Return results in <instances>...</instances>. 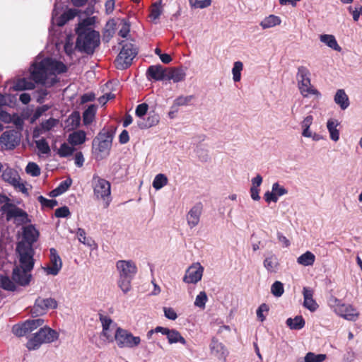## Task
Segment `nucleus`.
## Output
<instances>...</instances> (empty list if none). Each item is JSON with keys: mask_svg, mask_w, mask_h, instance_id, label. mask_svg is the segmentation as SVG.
<instances>
[{"mask_svg": "<svg viewBox=\"0 0 362 362\" xmlns=\"http://www.w3.org/2000/svg\"><path fill=\"white\" fill-rule=\"evenodd\" d=\"M93 188L94 195L97 199H101L107 201L105 203V207H107L110 204V183L99 177L97 175H94L92 180Z\"/></svg>", "mask_w": 362, "mask_h": 362, "instance_id": "nucleus-9", "label": "nucleus"}, {"mask_svg": "<svg viewBox=\"0 0 362 362\" xmlns=\"http://www.w3.org/2000/svg\"><path fill=\"white\" fill-rule=\"evenodd\" d=\"M243 68V64L241 62H235L233 64L232 69L233 79L235 82H238L241 78V71Z\"/></svg>", "mask_w": 362, "mask_h": 362, "instance_id": "nucleus-44", "label": "nucleus"}, {"mask_svg": "<svg viewBox=\"0 0 362 362\" xmlns=\"http://www.w3.org/2000/svg\"><path fill=\"white\" fill-rule=\"evenodd\" d=\"M30 271L31 270H25V269H21L18 267H16L13 269V281L21 286L28 285L31 279V275L28 274Z\"/></svg>", "mask_w": 362, "mask_h": 362, "instance_id": "nucleus-20", "label": "nucleus"}, {"mask_svg": "<svg viewBox=\"0 0 362 362\" xmlns=\"http://www.w3.org/2000/svg\"><path fill=\"white\" fill-rule=\"evenodd\" d=\"M68 140L74 146L82 144L86 141V133L83 131L74 132L69 136Z\"/></svg>", "mask_w": 362, "mask_h": 362, "instance_id": "nucleus-34", "label": "nucleus"}, {"mask_svg": "<svg viewBox=\"0 0 362 362\" xmlns=\"http://www.w3.org/2000/svg\"><path fill=\"white\" fill-rule=\"evenodd\" d=\"M193 95L179 96L174 101L171 106V109H175V112H177L179 106L187 105L193 99Z\"/></svg>", "mask_w": 362, "mask_h": 362, "instance_id": "nucleus-39", "label": "nucleus"}, {"mask_svg": "<svg viewBox=\"0 0 362 362\" xmlns=\"http://www.w3.org/2000/svg\"><path fill=\"white\" fill-rule=\"evenodd\" d=\"M211 351L218 358H226L228 353L225 346L218 340L213 339L210 345Z\"/></svg>", "mask_w": 362, "mask_h": 362, "instance_id": "nucleus-24", "label": "nucleus"}, {"mask_svg": "<svg viewBox=\"0 0 362 362\" xmlns=\"http://www.w3.org/2000/svg\"><path fill=\"white\" fill-rule=\"evenodd\" d=\"M165 316L172 320H175L177 315L175 311L172 308H163Z\"/></svg>", "mask_w": 362, "mask_h": 362, "instance_id": "nucleus-63", "label": "nucleus"}, {"mask_svg": "<svg viewBox=\"0 0 362 362\" xmlns=\"http://www.w3.org/2000/svg\"><path fill=\"white\" fill-rule=\"evenodd\" d=\"M1 177L3 180L9 183L15 188H18L23 193H27V188L23 183L21 182V177L16 170L7 167L3 170Z\"/></svg>", "mask_w": 362, "mask_h": 362, "instance_id": "nucleus-14", "label": "nucleus"}, {"mask_svg": "<svg viewBox=\"0 0 362 362\" xmlns=\"http://www.w3.org/2000/svg\"><path fill=\"white\" fill-rule=\"evenodd\" d=\"M159 122V115L153 114L149 115L146 121L139 122L138 123L139 127L141 129H148L151 127L156 126Z\"/></svg>", "mask_w": 362, "mask_h": 362, "instance_id": "nucleus-37", "label": "nucleus"}, {"mask_svg": "<svg viewBox=\"0 0 362 362\" xmlns=\"http://www.w3.org/2000/svg\"><path fill=\"white\" fill-rule=\"evenodd\" d=\"M326 358L325 354H315L313 352H308L305 358V362H322Z\"/></svg>", "mask_w": 362, "mask_h": 362, "instance_id": "nucleus-47", "label": "nucleus"}, {"mask_svg": "<svg viewBox=\"0 0 362 362\" xmlns=\"http://www.w3.org/2000/svg\"><path fill=\"white\" fill-rule=\"evenodd\" d=\"M72 184V180L71 178H67L66 180L60 182L59 186L57 187V190L59 191V193L63 194L71 187Z\"/></svg>", "mask_w": 362, "mask_h": 362, "instance_id": "nucleus-58", "label": "nucleus"}, {"mask_svg": "<svg viewBox=\"0 0 362 362\" xmlns=\"http://www.w3.org/2000/svg\"><path fill=\"white\" fill-rule=\"evenodd\" d=\"M36 147L37 149L44 154H47L50 152L49 146L45 139H41L35 141Z\"/></svg>", "mask_w": 362, "mask_h": 362, "instance_id": "nucleus-52", "label": "nucleus"}, {"mask_svg": "<svg viewBox=\"0 0 362 362\" xmlns=\"http://www.w3.org/2000/svg\"><path fill=\"white\" fill-rule=\"evenodd\" d=\"M334 102L340 106L342 110L346 109L349 105V100L344 90L339 89L334 95Z\"/></svg>", "mask_w": 362, "mask_h": 362, "instance_id": "nucleus-27", "label": "nucleus"}, {"mask_svg": "<svg viewBox=\"0 0 362 362\" xmlns=\"http://www.w3.org/2000/svg\"><path fill=\"white\" fill-rule=\"evenodd\" d=\"M12 332L17 337H23L29 333L25 322L21 325H14L12 328Z\"/></svg>", "mask_w": 362, "mask_h": 362, "instance_id": "nucleus-49", "label": "nucleus"}, {"mask_svg": "<svg viewBox=\"0 0 362 362\" xmlns=\"http://www.w3.org/2000/svg\"><path fill=\"white\" fill-rule=\"evenodd\" d=\"M204 267L199 263L191 265L186 271L183 281L187 284H196L202 279Z\"/></svg>", "mask_w": 362, "mask_h": 362, "instance_id": "nucleus-15", "label": "nucleus"}, {"mask_svg": "<svg viewBox=\"0 0 362 362\" xmlns=\"http://www.w3.org/2000/svg\"><path fill=\"white\" fill-rule=\"evenodd\" d=\"M90 19L86 18L79 23L76 28V47L80 52L90 55L93 54L96 47L100 45V33L90 28Z\"/></svg>", "mask_w": 362, "mask_h": 362, "instance_id": "nucleus-1", "label": "nucleus"}, {"mask_svg": "<svg viewBox=\"0 0 362 362\" xmlns=\"http://www.w3.org/2000/svg\"><path fill=\"white\" fill-rule=\"evenodd\" d=\"M21 133L14 129L5 131L0 136V146L4 150H13L21 142Z\"/></svg>", "mask_w": 362, "mask_h": 362, "instance_id": "nucleus-11", "label": "nucleus"}, {"mask_svg": "<svg viewBox=\"0 0 362 362\" xmlns=\"http://www.w3.org/2000/svg\"><path fill=\"white\" fill-rule=\"evenodd\" d=\"M286 323L291 329L298 330L304 327L305 322L301 315H298L293 319L291 317L288 318Z\"/></svg>", "mask_w": 362, "mask_h": 362, "instance_id": "nucleus-32", "label": "nucleus"}, {"mask_svg": "<svg viewBox=\"0 0 362 362\" xmlns=\"http://www.w3.org/2000/svg\"><path fill=\"white\" fill-rule=\"evenodd\" d=\"M168 183V178L164 174H158L153 181V187L156 189H160Z\"/></svg>", "mask_w": 362, "mask_h": 362, "instance_id": "nucleus-43", "label": "nucleus"}, {"mask_svg": "<svg viewBox=\"0 0 362 362\" xmlns=\"http://www.w3.org/2000/svg\"><path fill=\"white\" fill-rule=\"evenodd\" d=\"M271 292L276 297H281L284 292V284L279 281H276L271 286Z\"/></svg>", "mask_w": 362, "mask_h": 362, "instance_id": "nucleus-50", "label": "nucleus"}, {"mask_svg": "<svg viewBox=\"0 0 362 362\" xmlns=\"http://www.w3.org/2000/svg\"><path fill=\"white\" fill-rule=\"evenodd\" d=\"M281 21L279 16L269 15L260 22V26L263 29H267L280 25Z\"/></svg>", "mask_w": 362, "mask_h": 362, "instance_id": "nucleus-30", "label": "nucleus"}, {"mask_svg": "<svg viewBox=\"0 0 362 362\" xmlns=\"http://www.w3.org/2000/svg\"><path fill=\"white\" fill-rule=\"evenodd\" d=\"M45 60L49 71H56L57 74L66 72L67 67L63 62L51 58H45Z\"/></svg>", "mask_w": 362, "mask_h": 362, "instance_id": "nucleus-23", "label": "nucleus"}, {"mask_svg": "<svg viewBox=\"0 0 362 362\" xmlns=\"http://www.w3.org/2000/svg\"><path fill=\"white\" fill-rule=\"evenodd\" d=\"M320 41L334 50L341 52V47L339 45L335 37L332 35L323 34L320 36Z\"/></svg>", "mask_w": 362, "mask_h": 362, "instance_id": "nucleus-28", "label": "nucleus"}, {"mask_svg": "<svg viewBox=\"0 0 362 362\" xmlns=\"http://www.w3.org/2000/svg\"><path fill=\"white\" fill-rule=\"evenodd\" d=\"M129 32L130 25L127 21H124V24L122 25V27L119 31V35L122 37H127Z\"/></svg>", "mask_w": 362, "mask_h": 362, "instance_id": "nucleus-64", "label": "nucleus"}, {"mask_svg": "<svg viewBox=\"0 0 362 362\" xmlns=\"http://www.w3.org/2000/svg\"><path fill=\"white\" fill-rule=\"evenodd\" d=\"M0 286L6 291H13L16 287L14 282L7 276H0Z\"/></svg>", "mask_w": 362, "mask_h": 362, "instance_id": "nucleus-41", "label": "nucleus"}, {"mask_svg": "<svg viewBox=\"0 0 362 362\" xmlns=\"http://www.w3.org/2000/svg\"><path fill=\"white\" fill-rule=\"evenodd\" d=\"M186 76L185 71L182 68H171L166 74V79L173 80L177 83L185 80Z\"/></svg>", "mask_w": 362, "mask_h": 362, "instance_id": "nucleus-25", "label": "nucleus"}, {"mask_svg": "<svg viewBox=\"0 0 362 362\" xmlns=\"http://www.w3.org/2000/svg\"><path fill=\"white\" fill-rule=\"evenodd\" d=\"M189 3L192 7L204 8L209 7L211 4V0H189Z\"/></svg>", "mask_w": 362, "mask_h": 362, "instance_id": "nucleus-53", "label": "nucleus"}, {"mask_svg": "<svg viewBox=\"0 0 362 362\" xmlns=\"http://www.w3.org/2000/svg\"><path fill=\"white\" fill-rule=\"evenodd\" d=\"M160 14H161V10L160 8V6H158V4L157 3L153 4L152 6V8L151 9L149 18L151 20L155 21L160 17Z\"/></svg>", "mask_w": 362, "mask_h": 362, "instance_id": "nucleus-56", "label": "nucleus"}, {"mask_svg": "<svg viewBox=\"0 0 362 362\" xmlns=\"http://www.w3.org/2000/svg\"><path fill=\"white\" fill-rule=\"evenodd\" d=\"M166 69L161 65L150 66L146 71V76L148 79L163 81L166 79Z\"/></svg>", "mask_w": 362, "mask_h": 362, "instance_id": "nucleus-21", "label": "nucleus"}, {"mask_svg": "<svg viewBox=\"0 0 362 362\" xmlns=\"http://www.w3.org/2000/svg\"><path fill=\"white\" fill-rule=\"evenodd\" d=\"M339 124L338 121L334 119H329L327 122L330 139L334 141H337L339 139V132L337 128Z\"/></svg>", "mask_w": 362, "mask_h": 362, "instance_id": "nucleus-29", "label": "nucleus"}, {"mask_svg": "<svg viewBox=\"0 0 362 362\" xmlns=\"http://www.w3.org/2000/svg\"><path fill=\"white\" fill-rule=\"evenodd\" d=\"M148 109V105L146 103L139 104L136 108L135 114L137 117H141L146 114Z\"/></svg>", "mask_w": 362, "mask_h": 362, "instance_id": "nucleus-60", "label": "nucleus"}, {"mask_svg": "<svg viewBox=\"0 0 362 362\" xmlns=\"http://www.w3.org/2000/svg\"><path fill=\"white\" fill-rule=\"evenodd\" d=\"M207 296L204 291H201L196 297L194 305L199 308H204L207 301Z\"/></svg>", "mask_w": 362, "mask_h": 362, "instance_id": "nucleus-54", "label": "nucleus"}, {"mask_svg": "<svg viewBox=\"0 0 362 362\" xmlns=\"http://www.w3.org/2000/svg\"><path fill=\"white\" fill-rule=\"evenodd\" d=\"M166 336L169 344L180 342L182 344L185 345L187 343L185 339L176 329H170Z\"/></svg>", "mask_w": 362, "mask_h": 362, "instance_id": "nucleus-33", "label": "nucleus"}, {"mask_svg": "<svg viewBox=\"0 0 362 362\" xmlns=\"http://www.w3.org/2000/svg\"><path fill=\"white\" fill-rule=\"evenodd\" d=\"M269 310V305L266 303H262L259 306L258 309L257 310V316L261 322H264L266 319L265 316L263 315V313H268Z\"/></svg>", "mask_w": 362, "mask_h": 362, "instance_id": "nucleus-55", "label": "nucleus"}, {"mask_svg": "<svg viewBox=\"0 0 362 362\" xmlns=\"http://www.w3.org/2000/svg\"><path fill=\"white\" fill-rule=\"evenodd\" d=\"M16 252L19 256L20 268L32 270L34 266L33 248L31 246L25 247L23 243H18Z\"/></svg>", "mask_w": 362, "mask_h": 362, "instance_id": "nucleus-10", "label": "nucleus"}, {"mask_svg": "<svg viewBox=\"0 0 362 362\" xmlns=\"http://www.w3.org/2000/svg\"><path fill=\"white\" fill-rule=\"evenodd\" d=\"M313 121V117L312 115L307 116L302 122V128L303 129L302 135L305 137H311L312 133L309 128Z\"/></svg>", "mask_w": 362, "mask_h": 362, "instance_id": "nucleus-42", "label": "nucleus"}, {"mask_svg": "<svg viewBox=\"0 0 362 362\" xmlns=\"http://www.w3.org/2000/svg\"><path fill=\"white\" fill-rule=\"evenodd\" d=\"M116 267L119 276L134 277L137 272V268L132 261L119 260Z\"/></svg>", "mask_w": 362, "mask_h": 362, "instance_id": "nucleus-18", "label": "nucleus"}, {"mask_svg": "<svg viewBox=\"0 0 362 362\" xmlns=\"http://www.w3.org/2000/svg\"><path fill=\"white\" fill-rule=\"evenodd\" d=\"M97 110V106L90 105L83 113V120L85 124H90L94 118Z\"/></svg>", "mask_w": 362, "mask_h": 362, "instance_id": "nucleus-36", "label": "nucleus"}, {"mask_svg": "<svg viewBox=\"0 0 362 362\" xmlns=\"http://www.w3.org/2000/svg\"><path fill=\"white\" fill-rule=\"evenodd\" d=\"M115 341L117 346L120 349H133L138 346L141 343V338L132 334L127 329L116 325L113 341Z\"/></svg>", "mask_w": 362, "mask_h": 362, "instance_id": "nucleus-6", "label": "nucleus"}, {"mask_svg": "<svg viewBox=\"0 0 362 362\" xmlns=\"http://www.w3.org/2000/svg\"><path fill=\"white\" fill-rule=\"evenodd\" d=\"M1 211L6 214V220L14 218V223L17 226L26 224L31 222L26 211L13 204H5L1 208Z\"/></svg>", "mask_w": 362, "mask_h": 362, "instance_id": "nucleus-8", "label": "nucleus"}, {"mask_svg": "<svg viewBox=\"0 0 362 362\" xmlns=\"http://www.w3.org/2000/svg\"><path fill=\"white\" fill-rule=\"evenodd\" d=\"M57 307V302L52 298L36 299L33 307L31 309L33 315L39 316L46 313L48 309H54Z\"/></svg>", "mask_w": 362, "mask_h": 362, "instance_id": "nucleus-13", "label": "nucleus"}, {"mask_svg": "<svg viewBox=\"0 0 362 362\" xmlns=\"http://www.w3.org/2000/svg\"><path fill=\"white\" fill-rule=\"evenodd\" d=\"M74 151V148L70 146L66 143H63L58 150V155L60 157L65 158L71 156Z\"/></svg>", "mask_w": 362, "mask_h": 362, "instance_id": "nucleus-48", "label": "nucleus"}, {"mask_svg": "<svg viewBox=\"0 0 362 362\" xmlns=\"http://www.w3.org/2000/svg\"><path fill=\"white\" fill-rule=\"evenodd\" d=\"M134 277L119 276L118 286L124 293H127L132 289V280Z\"/></svg>", "mask_w": 362, "mask_h": 362, "instance_id": "nucleus-40", "label": "nucleus"}, {"mask_svg": "<svg viewBox=\"0 0 362 362\" xmlns=\"http://www.w3.org/2000/svg\"><path fill=\"white\" fill-rule=\"evenodd\" d=\"M70 214V211L66 206L57 209L54 212V215L57 218H66L69 217Z\"/></svg>", "mask_w": 362, "mask_h": 362, "instance_id": "nucleus-57", "label": "nucleus"}, {"mask_svg": "<svg viewBox=\"0 0 362 362\" xmlns=\"http://www.w3.org/2000/svg\"><path fill=\"white\" fill-rule=\"evenodd\" d=\"M27 174L33 177H37L40 175V168L39 165L34 162H29L25 168Z\"/></svg>", "mask_w": 362, "mask_h": 362, "instance_id": "nucleus-45", "label": "nucleus"}, {"mask_svg": "<svg viewBox=\"0 0 362 362\" xmlns=\"http://www.w3.org/2000/svg\"><path fill=\"white\" fill-rule=\"evenodd\" d=\"M114 134L115 130L103 129L93 139L92 153L96 160H103L110 154Z\"/></svg>", "mask_w": 362, "mask_h": 362, "instance_id": "nucleus-2", "label": "nucleus"}, {"mask_svg": "<svg viewBox=\"0 0 362 362\" xmlns=\"http://www.w3.org/2000/svg\"><path fill=\"white\" fill-rule=\"evenodd\" d=\"M278 266L279 262L275 255H271L264 260V267L269 272H276Z\"/></svg>", "mask_w": 362, "mask_h": 362, "instance_id": "nucleus-38", "label": "nucleus"}, {"mask_svg": "<svg viewBox=\"0 0 362 362\" xmlns=\"http://www.w3.org/2000/svg\"><path fill=\"white\" fill-rule=\"evenodd\" d=\"M122 49L115 59V66L120 70L127 69L138 54L137 47L131 42L122 41Z\"/></svg>", "mask_w": 362, "mask_h": 362, "instance_id": "nucleus-3", "label": "nucleus"}, {"mask_svg": "<svg viewBox=\"0 0 362 362\" xmlns=\"http://www.w3.org/2000/svg\"><path fill=\"white\" fill-rule=\"evenodd\" d=\"M49 252L50 265L44 267V269L46 272L47 274L56 276L58 274V273L62 269V262L55 248H51L49 250Z\"/></svg>", "mask_w": 362, "mask_h": 362, "instance_id": "nucleus-16", "label": "nucleus"}, {"mask_svg": "<svg viewBox=\"0 0 362 362\" xmlns=\"http://www.w3.org/2000/svg\"><path fill=\"white\" fill-rule=\"evenodd\" d=\"M35 83L25 78H19L13 85L15 90H33Z\"/></svg>", "mask_w": 362, "mask_h": 362, "instance_id": "nucleus-31", "label": "nucleus"}, {"mask_svg": "<svg viewBox=\"0 0 362 362\" xmlns=\"http://www.w3.org/2000/svg\"><path fill=\"white\" fill-rule=\"evenodd\" d=\"M329 305L334 308V312L341 317L351 321H356L359 313L351 305L341 303V300L334 296L329 299Z\"/></svg>", "mask_w": 362, "mask_h": 362, "instance_id": "nucleus-7", "label": "nucleus"}, {"mask_svg": "<svg viewBox=\"0 0 362 362\" xmlns=\"http://www.w3.org/2000/svg\"><path fill=\"white\" fill-rule=\"evenodd\" d=\"M203 205L202 203H197L188 212L187 215V221L189 228H192L197 226L200 221V216L202 213Z\"/></svg>", "mask_w": 362, "mask_h": 362, "instance_id": "nucleus-19", "label": "nucleus"}, {"mask_svg": "<svg viewBox=\"0 0 362 362\" xmlns=\"http://www.w3.org/2000/svg\"><path fill=\"white\" fill-rule=\"evenodd\" d=\"M30 78L35 83L45 85L49 71L45 59L38 63L32 65Z\"/></svg>", "mask_w": 362, "mask_h": 362, "instance_id": "nucleus-12", "label": "nucleus"}, {"mask_svg": "<svg viewBox=\"0 0 362 362\" xmlns=\"http://www.w3.org/2000/svg\"><path fill=\"white\" fill-rule=\"evenodd\" d=\"M49 106L45 105H42V106H40V107H38L34 114H33V119H38L40 117H41L44 112H45L46 111H47L49 110Z\"/></svg>", "mask_w": 362, "mask_h": 362, "instance_id": "nucleus-62", "label": "nucleus"}, {"mask_svg": "<svg viewBox=\"0 0 362 362\" xmlns=\"http://www.w3.org/2000/svg\"><path fill=\"white\" fill-rule=\"evenodd\" d=\"M100 320L103 326L102 334L110 341H113V337L109 333L110 326L112 323V319L108 316L100 314Z\"/></svg>", "mask_w": 362, "mask_h": 362, "instance_id": "nucleus-26", "label": "nucleus"}, {"mask_svg": "<svg viewBox=\"0 0 362 362\" xmlns=\"http://www.w3.org/2000/svg\"><path fill=\"white\" fill-rule=\"evenodd\" d=\"M37 200L41 204L42 207L53 209L58 205V202L55 199H48L43 196L40 195L37 197Z\"/></svg>", "mask_w": 362, "mask_h": 362, "instance_id": "nucleus-51", "label": "nucleus"}, {"mask_svg": "<svg viewBox=\"0 0 362 362\" xmlns=\"http://www.w3.org/2000/svg\"><path fill=\"white\" fill-rule=\"evenodd\" d=\"M57 120L54 118H49L41 123V127L45 131H49L56 125Z\"/></svg>", "mask_w": 362, "mask_h": 362, "instance_id": "nucleus-61", "label": "nucleus"}, {"mask_svg": "<svg viewBox=\"0 0 362 362\" xmlns=\"http://www.w3.org/2000/svg\"><path fill=\"white\" fill-rule=\"evenodd\" d=\"M272 191L276 194V196L278 197L279 196H282L288 193V191L286 188L282 186H280L278 182H275L272 185Z\"/></svg>", "mask_w": 362, "mask_h": 362, "instance_id": "nucleus-59", "label": "nucleus"}, {"mask_svg": "<svg viewBox=\"0 0 362 362\" xmlns=\"http://www.w3.org/2000/svg\"><path fill=\"white\" fill-rule=\"evenodd\" d=\"M25 325L28 327V332H31L37 327L43 325L45 320L42 318L28 320L25 321Z\"/></svg>", "mask_w": 362, "mask_h": 362, "instance_id": "nucleus-46", "label": "nucleus"}, {"mask_svg": "<svg viewBox=\"0 0 362 362\" xmlns=\"http://www.w3.org/2000/svg\"><path fill=\"white\" fill-rule=\"evenodd\" d=\"M315 260V256L313 253L310 251L301 255L297 259V262L303 266H312Z\"/></svg>", "mask_w": 362, "mask_h": 362, "instance_id": "nucleus-35", "label": "nucleus"}, {"mask_svg": "<svg viewBox=\"0 0 362 362\" xmlns=\"http://www.w3.org/2000/svg\"><path fill=\"white\" fill-rule=\"evenodd\" d=\"M59 337V334L49 327H41L38 332L35 333L26 344L29 350H35L40 347L42 344H49Z\"/></svg>", "mask_w": 362, "mask_h": 362, "instance_id": "nucleus-4", "label": "nucleus"}, {"mask_svg": "<svg viewBox=\"0 0 362 362\" xmlns=\"http://www.w3.org/2000/svg\"><path fill=\"white\" fill-rule=\"evenodd\" d=\"M39 235V231L33 225L24 226L23 227L22 240L19 243H24L25 247L31 246L33 247V243L37 240Z\"/></svg>", "mask_w": 362, "mask_h": 362, "instance_id": "nucleus-17", "label": "nucleus"}, {"mask_svg": "<svg viewBox=\"0 0 362 362\" xmlns=\"http://www.w3.org/2000/svg\"><path fill=\"white\" fill-rule=\"evenodd\" d=\"M310 75V71L305 66H300L298 68L296 78L300 92L305 98L310 95H314L319 97L321 94L313 87V86H312Z\"/></svg>", "mask_w": 362, "mask_h": 362, "instance_id": "nucleus-5", "label": "nucleus"}, {"mask_svg": "<svg viewBox=\"0 0 362 362\" xmlns=\"http://www.w3.org/2000/svg\"><path fill=\"white\" fill-rule=\"evenodd\" d=\"M313 291L310 288L304 287L303 294L304 298L303 306L309 310L314 312L317 308L318 305L313 299Z\"/></svg>", "mask_w": 362, "mask_h": 362, "instance_id": "nucleus-22", "label": "nucleus"}]
</instances>
